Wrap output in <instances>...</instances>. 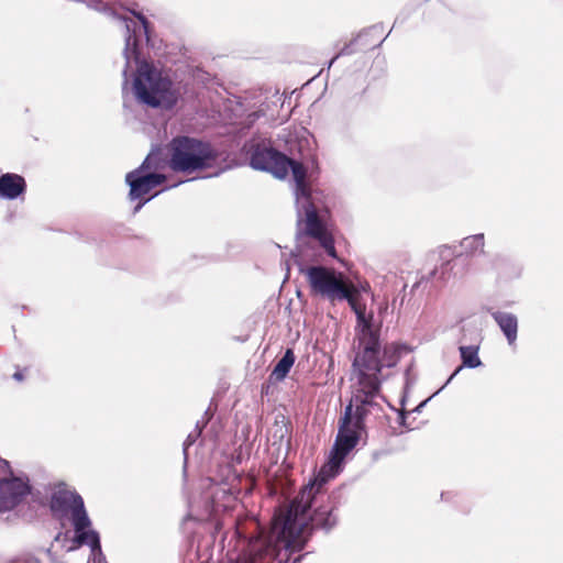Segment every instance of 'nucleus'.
I'll return each mask as SVG.
<instances>
[{"instance_id":"nucleus-1","label":"nucleus","mask_w":563,"mask_h":563,"mask_svg":"<svg viewBox=\"0 0 563 563\" xmlns=\"http://www.w3.org/2000/svg\"><path fill=\"white\" fill-rule=\"evenodd\" d=\"M299 273L305 275L310 294L330 302L347 301L356 317L357 352L353 367L364 398L363 405H371L378 395L384 377V367L397 365L406 346L397 342H384L380 338L382 322L374 314L366 313V306L357 301L358 289L344 273L323 265L305 266L296 261Z\"/></svg>"},{"instance_id":"nucleus-2","label":"nucleus","mask_w":563,"mask_h":563,"mask_svg":"<svg viewBox=\"0 0 563 563\" xmlns=\"http://www.w3.org/2000/svg\"><path fill=\"white\" fill-rule=\"evenodd\" d=\"M363 428V411L357 408L353 416L352 405H349L340 419L328 464L320 468L317 476L301 489L284 511L274 516L273 522L279 528L287 548L302 550L307 542L306 534L313 529L329 532L336 526L338 517L333 514V507L319 505L312 514L309 511L316 504L323 485L342 470L344 459L357 445Z\"/></svg>"},{"instance_id":"nucleus-3","label":"nucleus","mask_w":563,"mask_h":563,"mask_svg":"<svg viewBox=\"0 0 563 563\" xmlns=\"http://www.w3.org/2000/svg\"><path fill=\"white\" fill-rule=\"evenodd\" d=\"M128 10L139 20V23L130 18H120L125 25L123 88L129 82V69L134 63L136 71L133 77V90L136 100L150 108L170 110L179 100V89L168 76H164L159 69L143 58V43L148 44L151 41V24L142 12L134 8H128Z\"/></svg>"},{"instance_id":"nucleus-4","label":"nucleus","mask_w":563,"mask_h":563,"mask_svg":"<svg viewBox=\"0 0 563 563\" xmlns=\"http://www.w3.org/2000/svg\"><path fill=\"white\" fill-rule=\"evenodd\" d=\"M288 163L289 164H286L285 166L286 176L290 169L295 181L294 194L296 197L298 223L302 221V217H305L306 222V232L297 233L296 253L292 254L298 256L305 252L302 240L308 236L318 242L324 252L334 258L336 257L334 239L332 234L327 230L319 214V194L317 191H312L307 184V169L303 164L289 157Z\"/></svg>"},{"instance_id":"nucleus-5","label":"nucleus","mask_w":563,"mask_h":563,"mask_svg":"<svg viewBox=\"0 0 563 563\" xmlns=\"http://www.w3.org/2000/svg\"><path fill=\"white\" fill-rule=\"evenodd\" d=\"M169 146V166L175 172L201 170L211 167L219 157L218 151L210 143L190 136H176Z\"/></svg>"},{"instance_id":"nucleus-6","label":"nucleus","mask_w":563,"mask_h":563,"mask_svg":"<svg viewBox=\"0 0 563 563\" xmlns=\"http://www.w3.org/2000/svg\"><path fill=\"white\" fill-rule=\"evenodd\" d=\"M241 150L249 156L253 169L271 173L279 179L286 177L288 156L276 150L269 139L254 135L244 142Z\"/></svg>"},{"instance_id":"nucleus-7","label":"nucleus","mask_w":563,"mask_h":563,"mask_svg":"<svg viewBox=\"0 0 563 563\" xmlns=\"http://www.w3.org/2000/svg\"><path fill=\"white\" fill-rule=\"evenodd\" d=\"M158 165V155L152 152L137 168L126 174L125 183L130 187L129 199L131 201L141 199L165 181V175L148 172L151 168H157Z\"/></svg>"},{"instance_id":"nucleus-8","label":"nucleus","mask_w":563,"mask_h":563,"mask_svg":"<svg viewBox=\"0 0 563 563\" xmlns=\"http://www.w3.org/2000/svg\"><path fill=\"white\" fill-rule=\"evenodd\" d=\"M31 487L27 479L10 477L0 479V512L15 508L29 495Z\"/></svg>"},{"instance_id":"nucleus-9","label":"nucleus","mask_w":563,"mask_h":563,"mask_svg":"<svg viewBox=\"0 0 563 563\" xmlns=\"http://www.w3.org/2000/svg\"><path fill=\"white\" fill-rule=\"evenodd\" d=\"M498 324L509 345L515 344L518 334V318L515 313L494 310L492 307L485 308Z\"/></svg>"},{"instance_id":"nucleus-10","label":"nucleus","mask_w":563,"mask_h":563,"mask_svg":"<svg viewBox=\"0 0 563 563\" xmlns=\"http://www.w3.org/2000/svg\"><path fill=\"white\" fill-rule=\"evenodd\" d=\"M26 189L25 179L18 174L7 173L0 176V198L14 200Z\"/></svg>"},{"instance_id":"nucleus-11","label":"nucleus","mask_w":563,"mask_h":563,"mask_svg":"<svg viewBox=\"0 0 563 563\" xmlns=\"http://www.w3.org/2000/svg\"><path fill=\"white\" fill-rule=\"evenodd\" d=\"M84 500L76 492L58 490L51 498V509L53 512L66 514L71 511L77 501Z\"/></svg>"},{"instance_id":"nucleus-12","label":"nucleus","mask_w":563,"mask_h":563,"mask_svg":"<svg viewBox=\"0 0 563 563\" xmlns=\"http://www.w3.org/2000/svg\"><path fill=\"white\" fill-rule=\"evenodd\" d=\"M459 351L462 360V365L457 367L453 372V374L448 378V383H450L463 367L477 368L482 365V361L478 356L479 345H461L459 347Z\"/></svg>"},{"instance_id":"nucleus-13","label":"nucleus","mask_w":563,"mask_h":563,"mask_svg":"<svg viewBox=\"0 0 563 563\" xmlns=\"http://www.w3.org/2000/svg\"><path fill=\"white\" fill-rule=\"evenodd\" d=\"M295 354L291 349H287L282 358L274 366L269 379L274 382H282L286 378L295 363Z\"/></svg>"},{"instance_id":"nucleus-14","label":"nucleus","mask_w":563,"mask_h":563,"mask_svg":"<svg viewBox=\"0 0 563 563\" xmlns=\"http://www.w3.org/2000/svg\"><path fill=\"white\" fill-rule=\"evenodd\" d=\"M75 542L79 545H88L92 553L102 554L99 533L92 529H85L75 533Z\"/></svg>"},{"instance_id":"nucleus-15","label":"nucleus","mask_w":563,"mask_h":563,"mask_svg":"<svg viewBox=\"0 0 563 563\" xmlns=\"http://www.w3.org/2000/svg\"><path fill=\"white\" fill-rule=\"evenodd\" d=\"M484 245L485 241L483 233L466 236L460 243L462 251L457 255L465 254L467 256H471L475 255L476 253L483 254Z\"/></svg>"},{"instance_id":"nucleus-16","label":"nucleus","mask_w":563,"mask_h":563,"mask_svg":"<svg viewBox=\"0 0 563 563\" xmlns=\"http://www.w3.org/2000/svg\"><path fill=\"white\" fill-rule=\"evenodd\" d=\"M71 512V523L76 532L88 529L91 526V520L86 511L84 500L77 501V506L74 507Z\"/></svg>"},{"instance_id":"nucleus-17","label":"nucleus","mask_w":563,"mask_h":563,"mask_svg":"<svg viewBox=\"0 0 563 563\" xmlns=\"http://www.w3.org/2000/svg\"><path fill=\"white\" fill-rule=\"evenodd\" d=\"M380 25H373L363 32H368V34L363 38V41H358L356 44L361 46V49L367 51L375 47H378L385 41V37H379V33L382 32Z\"/></svg>"},{"instance_id":"nucleus-18","label":"nucleus","mask_w":563,"mask_h":563,"mask_svg":"<svg viewBox=\"0 0 563 563\" xmlns=\"http://www.w3.org/2000/svg\"><path fill=\"white\" fill-rule=\"evenodd\" d=\"M451 269V262L446 261L439 268H433L427 276L422 277L420 283L423 280L430 282L434 279L444 283L450 277Z\"/></svg>"},{"instance_id":"nucleus-19","label":"nucleus","mask_w":563,"mask_h":563,"mask_svg":"<svg viewBox=\"0 0 563 563\" xmlns=\"http://www.w3.org/2000/svg\"><path fill=\"white\" fill-rule=\"evenodd\" d=\"M368 34V32H361L357 34V36L355 38H353L350 43L345 44L341 49L340 52L329 62V67L335 62L336 58H339L340 56H346V55H352L355 53V48H354V45H356V43L358 41H363V38Z\"/></svg>"},{"instance_id":"nucleus-20","label":"nucleus","mask_w":563,"mask_h":563,"mask_svg":"<svg viewBox=\"0 0 563 563\" xmlns=\"http://www.w3.org/2000/svg\"><path fill=\"white\" fill-rule=\"evenodd\" d=\"M199 437H200V431H192L187 435L186 440L184 441L183 452H184L185 464L187 463L189 446H191L197 441V439Z\"/></svg>"},{"instance_id":"nucleus-21","label":"nucleus","mask_w":563,"mask_h":563,"mask_svg":"<svg viewBox=\"0 0 563 563\" xmlns=\"http://www.w3.org/2000/svg\"><path fill=\"white\" fill-rule=\"evenodd\" d=\"M209 422V419L207 418L206 420H198L196 422V427H195V430L194 431H200V433L202 432V430L205 429V427L208 424Z\"/></svg>"},{"instance_id":"nucleus-22","label":"nucleus","mask_w":563,"mask_h":563,"mask_svg":"<svg viewBox=\"0 0 563 563\" xmlns=\"http://www.w3.org/2000/svg\"><path fill=\"white\" fill-rule=\"evenodd\" d=\"M150 199H146L144 201H141L139 202L135 207H134V213L139 212L141 210V208Z\"/></svg>"},{"instance_id":"nucleus-23","label":"nucleus","mask_w":563,"mask_h":563,"mask_svg":"<svg viewBox=\"0 0 563 563\" xmlns=\"http://www.w3.org/2000/svg\"><path fill=\"white\" fill-rule=\"evenodd\" d=\"M358 294L356 296V298L358 299V296H360V291L363 290V291H367L369 289V285L366 283L365 285H361V287L358 288Z\"/></svg>"},{"instance_id":"nucleus-24","label":"nucleus","mask_w":563,"mask_h":563,"mask_svg":"<svg viewBox=\"0 0 563 563\" xmlns=\"http://www.w3.org/2000/svg\"><path fill=\"white\" fill-rule=\"evenodd\" d=\"M13 378L18 382H21L23 379V374L21 372H16L13 374Z\"/></svg>"},{"instance_id":"nucleus-25","label":"nucleus","mask_w":563,"mask_h":563,"mask_svg":"<svg viewBox=\"0 0 563 563\" xmlns=\"http://www.w3.org/2000/svg\"><path fill=\"white\" fill-rule=\"evenodd\" d=\"M212 417V413L210 412V409H207L203 413L202 420H206L207 418L210 420Z\"/></svg>"},{"instance_id":"nucleus-26","label":"nucleus","mask_w":563,"mask_h":563,"mask_svg":"<svg viewBox=\"0 0 563 563\" xmlns=\"http://www.w3.org/2000/svg\"><path fill=\"white\" fill-rule=\"evenodd\" d=\"M427 404V400L422 401L419 406L416 407L415 411L420 412L421 408Z\"/></svg>"},{"instance_id":"nucleus-27","label":"nucleus","mask_w":563,"mask_h":563,"mask_svg":"<svg viewBox=\"0 0 563 563\" xmlns=\"http://www.w3.org/2000/svg\"><path fill=\"white\" fill-rule=\"evenodd\" d=\"M26 563H41V561L36 558H32Z\"/></svg>"},{"instance_id":"nucleus-28","label":"nucleus","mask_w":563,"mask_h":563,"mask_svg":"<svg viewBox=\"0 0 563 563\" xmlns=\"http://www.w3.org/2000/svg\"><path fill=\"white\" fill-rule=\"evenodd\" d=\"M300 558H301V556L294 558V559H292V562H294V563L299 562Z\"/></svg>"},{"instance_id":"nucleus-29","label":"nucleus","mask_w":563,"mask_h":563,"mask_svg":"<svg viewBox=\"0 0 563 563\" xmlns=\"http://www.w3.org/2000/svg\"><path fill=\"white\" fill-rule=\"evenodd\" d=\"M449 383L446 382L445 384H443V386H441V389H444V387H446Z\"/></svg>"},{"instance_id":"nucleus-30","label":"nucleus","mask_w":563,"mask_h":563,"mask_svg":"<svg viewBox=\"0 0 563 563\" xmlns=\"http://www.w3.org/2000/svg\"><path fill=\"white\" fill-rule=\"evenodd\" d=\"M449 383L446 382L445 384H443V386H441V389H444V387H446Z\"/></svg>"}]
</instances>
